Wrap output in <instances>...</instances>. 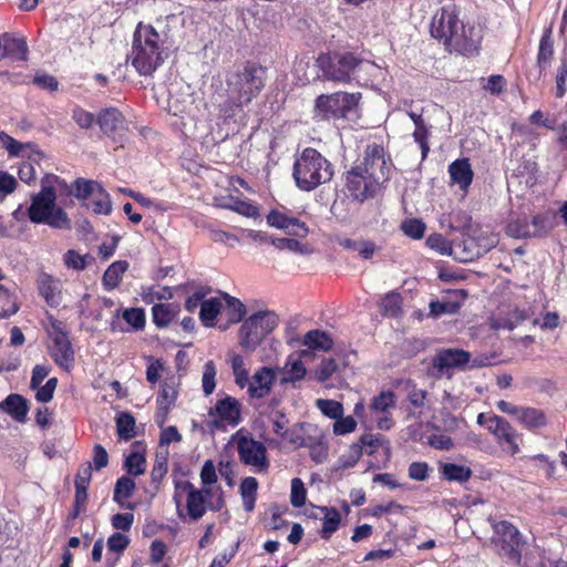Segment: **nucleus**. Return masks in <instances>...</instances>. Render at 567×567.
Here are the masks:
<instances>
[{
  "label": "nucleus",
  "instance_id": "1",
  "mask_svg": "<svg viewBox=\"0 0 567 567\" xmlns=\"http://www.w3.org/2000/svg\"><path fill=\"white\" fill-rule=\"evenodd\" d=\"M392 169L391 159L385 158L383 146L367 145L362 158L355 161L346 174V185L351 196L360 202L374 197L382 185L389 181Z\"/></svg>",
  "mask_w": 567,
  "mask_h": 567
},
{
  "label": "nucleus",
  "instance_id": "2",
  "mask_svg": "<svg viewBox=\"0 0 567 567\" xmlns=\"http://www.w3.org/2000/svg\"><path fill=\"white\" fill-rule=\"evenodd\" d=\"M431 35L443 42L446 50L472 56L478 53L482 33L474 25L466 27L458 19L454 3L443 6L432 18Z\"/></svg>",
  "mask_w": 567,
  "mask_h": 567
},
{
  "label": "nucleus",
  "instance_id": "3",
  "mask_svg": "<svg viewBox=\"0 0 567 567\" xmlns=\"http://www.w3.org/2000/svg\"><path fill=\"white\" fill-rule=\"evenodd\" d=\"M164 41L151 24L140 22L134 31L128 58L140 75H152L164 63Z\"/></svg>",
  "mask_w": 567,
  "mask_h": 567
},
{
  "label": "nucleus",
  "instance_id": "4",
  "mask_svg": "<svg viewBox=\"0 0 567 567\" xmlns=\"http://www.w3.org/2000/svg\"><path fill=\"white\" fill-rule=\"evenodd\" d=\"M333 175L332 163L312 147H306L296 157L292 167L295 183L303 192H311L320 185L329 183Z\"/></svg>",
  "mask_w": 567,
  "mask_h": 567
},
{
  "label": "nucleus",
  "instance_id": "5",
  "mask_svg": "<svg viewBox=\"0 0 567 567\" xmlns=\"http://www.w3.org/2000/svg\"><path fill=\"white\" fill-rule=\"evenodd\" d=\"M28 217L34 224H44L54 229L69 230L72 228L71 219L65 210L56 206L55 190L47 186L31 197Z\"/></svg>",
  "mask_w": 567,
  "mask_h": 567
},
{
  "label": "nucleus",
  "instance_id": "6",
  "mask_svg": "<svg viewBox=\"0 0 567 567\" xmlns=\"http://www.w3.org/2000/svg\"><path fill=\"white\" fill-rule=\"evenodd\" d=\"M317 63L326 80L350 83L358 79V73L369 62L352 52H331L320 54Z\"/></svg>",
  "mask_w": 567,
  "mask_h": 567
},
{
  "label": "nucleus",
  "instance_id": "7",
  "mask_svg": "<svg viewBox=\"0 0 567 567\" xmlns=\"http://www.w3.org/2000/svg\"><path fill=\"white\" fill-rule=\"evenodd\" d=\"M227 85L237 93L236 106L248 104L266 85V69L252 62H247L241 69L227 78Z\"/></svg>",
  "mask_w": 567,
  "mask_h": 567
},
{
  "label": "nucleus",
  "instance_id": "8",
  "mask_svg": "<svg viewBox=\"0 0 567 567\" xmlns=\"http://www.w3.org/2000/svg\"><path fill=\"white\" fill-rule=\"evenodd\" d=\"M361 96L360 92L321 94L315 101L312 117L318 122L346 118L357 109Z\"/></svg>",
  "mask_w": 567,
  "mask_h": 567
},
{
  "label": "nucleus",
  "instance_id": "9",
  "mask_svg": "<svg viewBox=\"0 0 567 567\" xmlns=\"http://www.w3.org/2000/svg\"><path fill=\"white\" fill-rule=\"evenodd\" d=\"M492 528L491 542L498 556L507 563L519 566L525 540L518 528L508 520L494 522Z\"/></svg>",
  "mask_w": 567,
  "mask_h": 567
},
{
  "label": "nucleus",
  "instance_id": "10",
  "mask_svg": "<svg viewBox=\"0 0 567 567\" xmlns=\"http://www.w3.org/2000/svg\"><path fill=\"white\" fill-rule=\"evenodd\" d=\"M277 326L278 317L272 311L265 310L251 315L243 322L239 329L240 347L247 351H255Z\"/></svg>",
  "mask_w": 567,
  "mask_h": 567
},
{
  "label": "nucleus",
  "instance_id": "11",
  "mask_svg": "<svg viewBox=\"0 0 567 567\" xmlns=\"http://www.w3.org/2000/svg\"><path fill=\"white\" fill-rule=\"evenodd\" d=\"M52 347L50 355L60 368L70 371L74 364L75 355L68 331L64 329L62 321H54L50 332Z\"/></svg>",
  "mask_w": 567,
  "mask_h": 567
},
{
  "label": "nucleus",
  "instance_id": "12",
  "mask_svg": "<svg viewBox=\"0 0 567 567\" xmlns=\"http://www.w3.org/2000/svg\"><path fill=\"white\" fill-rule=\"evenodd\" d=\"M237 450L240 461L246 465H251L266 470L269 466L267 461L266 446L251 437L243 436L237 443Z\"/></svg>",
  "mask_w": 567,
  "mask_h": 567
},
{
  "label": "nucleus",
  "instance_id": "13",
  "mask_svg": "<svg viewBox=\"0 0 567 567\" xmlns=\"http://www.w3.org/2000/svg\"><path fill=\"white\" fill-rule=\"evenodd\" d=\"M96 123L101 131L106 136H110L117 142L116 137H122L123 133L127 130L126 120L123 114L115 107H107L96 116Z\"/></svg>",
  "mask_w": 567,
  "mask_h": 567
},
{
  "label": "nucleus",
  "instance_id": "14",
  "mask_svg": "<svg viewBox=\"0 0 567 567\" xmlns=\"http://www.w3.org/2000/svg\"><path fill=\"white\" fill-rule=\"evenodd\" d=\"M471 361V353L463 349H443L433 358V368L440 374L452 368L463 369Z\"/></svg>",
  "mask_w": 567,
  "mask_h": 567
},
{
  "label": "nucleus",
  "instance_id": "15",
  "mask_svg": "<svg viewBox=\"0 0 567 567\" xmlns=\"http://www.w3.org/2000/svg\"><path fill=\"white\" fill-rule=\"evenodd\" d=\"M275 383V373L272 369L262 367L258 369L250 378L247 385V392L250 398L262 399L269 394Z\"/></svg>",
  "mask_w": 567,
  "mask_h": 567
},
{
  "label": "nucleus",
  "instance_id": "16",
  "mask_svg": "<svg viewBox=\"0 0 567 567\" xmlns=\"http://www.w3.org/2000/svg\"><path fill=\"white\" fill-rule=\"evenodd\" d=\"M450 177L453 184L465 190L473 181V171L468 158L456 159L449 166Z\"/></svg>",
  "mask_w": 567,
  "mask_h": 567
},
{
  "label": "nucleus",
  "instance_id": "17",
  "mask_svg": "<svg viewBox=\"0 0 567 567\" xmlns=\"http://www.w3.org/2000/svg\"><path fill=\"white\" fill-rule=\"evenodd\" d=\"M309 357V350H302L298 355L291 354L285 364V377L281 383H293L302 380L306 375V368L301 361L302 358Z\"/></svg>",
  "mask_w": 567,
  "mask_h": 567
},
{
  "label": "nucleus",
  "instance_id": "18",
  "mask_svg": "<svg viewBox=\"0 0 567 567\" xmlns=\"http://www.w3.org/2000/svg\"><path fill=\"white\" fill-rule=\"evenodd\" d=\"M215 413L221 421L235 426L240 422V404L231 396L218 400L215 405Z\"/></svg>",
  "mask_w": 567,
  "mask_h": 567
},
{
  "label": "nucleus",
  "instance_id": "19",
  "mask_svg": "<svg viewBox=\"0 0 567 567\" xmlns=\"http://www.w3.org/2000/svg\"><path fill=\"white\" fill-rule=\"evenodd\" d=\"M185 486L187 488V516L192 520H198L206 513L205 496L203 495V492L195 488L193 484H186Z\"/></svg>",
  "mask_w": 567,
  "mask_h": 567
},
{
  "label": "nucleus",
  "instance_id": "20",
  "mask_svg": "<svg viewBox=\"0 0 567 567\" xmlns=\"http://www.w3.org/2000/svg\"><path fill=\"white\" fill-rule=\"evenodd\" d=\"M554 58V40L551 28L544 30L537 53V65L539 68V75L545 71L551 63Z\"/></svg>",
  "mask_w": 567,
  "mask_h": 567
},
{
  "label": "nucleus",
  "instance_id": "21",
  "mask_svg": "<svg viewBox=\"0 0 567 567\" xmlns=\"http://www.w3.org/2000/svg\"><path fill=\"white\" fill-rule=\"evenodd\" d=\"M18 422H25L29 412L28 401L20 394H9L0 404Z\"/></svg>",
  "mask_w": 567,
  "mask_h": 567
},
{
  "label": "nucleus",
  "instance_id": "22",
  "mask_svg": "<svg viewBox=\"0 0 567 567\" xmlns=\"http://www.w3.org/2000/svg\"><path fill=\"white\" fill-rule=\"evenodd\" d=\"M312 508L316 511H319L321 514H323L321 537L323 539L328 540L332 536V534L338 530L340 522H341V515L336 507H328V506L315 507L313 506Z\"/></svg>",
  "mask_w": 567,
  "mask_h": 567
},
{
  "label": "nucleus",
  "instance_id": "23",
  "mask_svg": "<svg viewBox=\"0 0 567 567\" xmlns=\"http://www.w3.org/2000/svg\"><path fill=\"white\" fill-rule=\"evenodd\" d=\"M503 446V449L509 453L511 455H515L519 453V444L520 435L517 431L506 421L505 424L498 431V434L495 436Z\"/></svg>",
  "mask_w": 567,
  "mask_h": 567
},
{
  "label": "nucleus",
  "instance_id": "24",
  "mask_svg": "<svg viewBox=\"0 0 567 567\" xmlns=\"http://www.w3.org/2000/svg\"><path fill=\"white\" fill-rule=\"evenodd\" d=\"M135 487V482L131 477L126 475L121 476L117 478L114 486L113 501L116 502L121 507L132 511L134 505L131 503L125 504L124 499H127L133 495Z\"/></svg>",
  "mask_w": 567,
  "mask_h": 567
},
{
  "label": "nucleus",
  "instance_id": "25",
  "mask_svg": "<svg viewBox=\"0 0 567 567\" xmlns=\"http://www.w3.org/2000/svg\"><path fill=\"white\" fill-rule=\"evenodd\" d=\"M311 350L328 351L332 348L333 341L329 333L322 330H310L305 334L303 342Z\"/></svg>",
  "mask_w": 567,
  "mask_h": 567
},
{
  "label": "nucleus",
  "instance_id": "26",
  "mask_svg": "<svg viewBox=\"0 0 567 567\" xmlns=\"http://www.w3.org/2000/svg\"><path fill=\"white\" fill-rule=\"evenodd\" d=\"M426 245L442 255L454 256L458 255L462 245L457 241H450L441 234H432L426 239Z\"/></svg>",
  "mask_w": 567,
  "mask_h": 567
},
{
  "label": "nucleus",
  "instance_id": "27",
  "mask_svg": "<svg viewBox=\"0 0 567 567\" xmlns=\"http://www.w3.org/2000/svg\"><path fill=\"white\" fill-rule=\"evenodd\" d=\"M134 447L138 449L142 446L141 442H135L133 444ZM125 471L133 476H140L145 473L146 470V458L142 451L135 450L131 452L124 461Z\"/></svg>",
  "mask_w": 567,
  "mask_h": 567
},
{
  "label": "nucleus",
  "instance_id": "28",
  "mask_svg": "<svg viewBox=\"0 0 567 567\" xmlns=\"http://www.w3.org/2000/svg\"><path fill=\"white\" fill-rule=\"evenodd\" d=\"M517 420L528 430L539 429L546 425V415L535 408H522Z\"/></svg>",
  "mask_w": 567,
  "mask_h": 567
},
{
  "label": "nucleus",
  "instance_id": "29",
  "mask_svg": "<svg viewBox=\"0 0 567 567\" xmlns=\"http://www.w3.org/2000/svg\"><path fill=\"white\" fill-rule=\"evenodd\" d=\"M128 262L125 260H117L111 264L103 275V285L107 290L118 287L123 274L127 270Z\"/></svg>",
  "mask_w": 567,
  "mask_h": 567
},
{
  "label": "nucleus",
  "instance_id": "30",
  "mask_svg": "<svg viewBox=\"0 0 567 567\" xmlns=\"http://www.w3.org/2000/svg\"><path fill=\"white\" fill-rule=\"evenodd\" d=\"M39 292L50 307H58L60 305L61 293L50 276H42L39 284Z\"/></svg>",
  "mask_w": 567,
  "mask_h": 567
},
{
  "label": "nucleus",
  "instance_id": "31",
  "mask_svg": "<svg viewBox=\"0 0 567 567\" xmlns=\"http://www.w3.org/2000/svg\"><path fill=\"white\" fill-rule=\"evenodd\" d=\"M221 309L220 299L214 297L209 299H204L200 310H199V319L205 327H213L214 320L218 316Z\"/></svg>",
  "mask_w": 567,
  "mask_h": 567
},
{
  "label": "nucleus",
  "instance_id": "32",
  "mask_svg": "<svg viewBox=\"0 0 567 567\" xmlns=\"http://www.w3.org/2000/svg\"><path fill=\"white\" fill-rule=\"evenodd\" d=\"M116 433L120 440L130 441L136 435L135 419L130 412L116 416Z\"/></svg>",
  "mask_w": 567,
  "mask_h": 567
},
{
  "label": "nucleus",
  "instance_id": "33",
  "mask_svg": "<svg viewBox=\"0 0 567 567\" xmlns=\"http://www.w3.org/2000/svg\"><path fill=\"white\" fill-rule=\"evenodd\" d=\"M442 475L447 481L463 483L470 480V477L472 476V470L464 465H458L455 463H445L442 466Z\"/></svg>",
  "mask_w": 567,
  "mask_h": 567
},
{
  "label": "nucleus",
  "instance_id": "34",
  "mask_svg": "<svg viewBox=\"0 0 567 567\" xmlns=\"http://www.w3.org/2000/svg\"><path fill=\"white\" fill-rule=\"evenodd\" d=\"M221 296L227 305L228 322H240L246 316V306L239 299L228 295L227 292H223Z\"/></svg>",
  "mask_w": 567,
  "mask_h": 567
},
{
  "label": "nucleus",
  "instance_id": "35",
  "mask_svg": "<svg viewBox=\"0 0 567 567\" xmlns=\"http://www.w3.org/2000/svg\"><path fill=\"white\" fill-rule=\"evenodd\" d=\"M360 442L368 455H373L379 447H384L386 452L390 451V442L382 434L364 433L360 436Z\"/></svg>",
  "mask_w": 567,
  "mask_h": 567
},
{
  "label": "nucleus",
  "instance_id": "36",
  "mask_svg": "<svg viewBox=\"0 0 567 567\" xmlns=\"http://www.w3.org/2000/svg\"><path fill=\"white\" fill-rule=\"evenodd\" d=\"M74 190L72 194L80 199H87L92 197L99 189H101V184L95 181H90L85 178H76L73 183Z\"/></svg>",
  "mask_w": 567,
  "mask_h": 567
},
{
  "label": "nucleus",
  "instance_id": "37",
  "mask_svg": "<svg viewBox=\"0 0 567 567\" xmlns=\"http://www.w3.org/2000/svg\"><path fill=\"white\" fill-rule=\"evenodd\" d=\"M91 198L87 206L91 207L95 214L109 215L112 212L110 195L102 186Z\"/></svg>",
  "mask_w": 567,
  "mask_h": 567
},
{
  "label": "nucleus",
  "instance_id": "38",
  "mask_svg": "<svg viewBox=\"0 0 567 567\" xmlns=\"http://www.w3.org/2000/svg\"><path fill=\"white\" fill-rule=\"evenodd\" d=\"M431 128L432 125L427 124L425 121L421 124L419 123L412 134L414 142L419 144L421 148L422 159H425L430 152L429 138L431 136Z\"/></svg>",
  "mask_w": 567,
  "mask_h": 567
},
{
  "label": "nucleus",
  "instance_id": "39",
  "mask_svg": "<svg viewBox=\"0 0 567 567\" xmlns=\"http://www.w3.org/2000/svg\"><path fill=\"white\" fill-rule=\"evenodd\" d=\"M176 312L171 305L157 303L152 308L153 322L158 328H165L175 317Z\"/></svg>",
  "mask_w": 567,
  "mask_h": 567
},
{
  "label": "nucleus",
  "instance_id": "40",
  "mask_svg": "<svg viewBox=\"0 0 567 567\" xmlns=\"http://www.w3.org/2000/svg\"><path fill=\"white\" fill-rule=\"evenodd\" d=\"M394 405L395 394L392 391H382L372 399L370 409L374 413H388Z\"/></svg>",
  "mask_w": 567,
  "mask_h": 567
},
{
  "label": "nucleus",
  "instance_id": "41",
  "mask_svg": "<svg viewBox=\"0 0 567 567\" xmlns=\"http://www.w3.org/2000/svg\"><path fill=\"white\" fill-rule=\"evenodd\" d=\"M271 244L279 250H289L298 255H308L311 249L293 238H271Z\"/></svg>",
  "mask_w": 567,
  "mask_h": 567
},
{
  "label": "nucleus",
  "instance_id": "42",
  "mask_svg": "<svg viewBox=\"0 0 567 567\" xmlns=\"http://www.w3.org/2000/svg\"><path fill=\"white\" fill-rule=\"evenodd\" d=\"M430 307V316L434 318H439L442 315H454L461 308V303L458 301L451 300H433L429 305Z\"/></svg>",
  "mask_w": 567,
  "mask_h": 567
},
{
  "label": "nucleus",
  "instance_id": "43",
  "mask_svg": "<svg viewBox=\"0 0 567 567\" xmlns=\"http://www.w3.org/2000/svg\"><path fill=\"white\" fill-rule=\"evenodd\" d=\"M231 369L235 378V383L244 389L248 385L250 378L249 372L245 368L244 358L239 354H235L231 359Z\"/></svg>",
  "mask_w": 567,
  "mask_h": 567
},
{
  "label": "nucleus",
  "instance_id": "44",
  "mask_svg": "<svg viewBox=\"0 0 567 567\" xmlns=\"http://www.w3.org/2000/svg\"><path fill=\"white\" fill-rule=\"evenodd\" d=\"M380 308L383 316L398 317L401 312V296L395 292L385 295L380 303Z\"/></svg>",
  "mask_w": 567,
  "mask_h": 567
},
{
  "label": "nucleus",
  "instance_id": "45",
  "mask_svg": "<svg viewBox=\"0 0 567 567\" xmlns=\"http://www.w3.org/2000/svg\"><path fill=\"white\" fill-rule=\"evenodd\" d=\"M167 451L164 453H156L154 465L151 472V481L153 484H159L167 473Z\"/></svg>",
  "mask_w": 567,
  "mask_h": 567
},
{
  "label": "nucleus",
  "instance_id": "46",
  "mask_svg": "<svg viewBox=\"0 0 567 567\" xmlns=\"http://www.w3.org/2000/svg\"><path fill=\"white\" fill-rule=\"evenodd\" d=\"M550 218L546 215H536L529 221L530 237H542L551 229Z\"/></svg>",
  "mask_w": 567,
  "mask_h": 567
},
{
  "label": "nucleus",
  "instance_id": "47",
  "mask_svg": "<svg viewBox=\"0 0 567 567\" xmlns=\"http://www.w3.org/2000/svg\"><path fill=\"white\" fill-rule=\"evenodd\" d=\"M506 233L515 238L530 237L529 221L527 218L511 220L506 226Z\"/></svg>",
  "mask_w": 567,
  "mask_h": 567
},
{
  "label": "nucleus",
  "instance_id": "48",
  "mask_svg": "<svg viewBox=\"0 0 567 567\" xmlns=\"http://www.w3.org/2000/svg\"><path fill=\"white\" fill-rule=\"evenodd\" d=\"M307 499V489L305 487L303 482L295 477L291 481V493H290V503L293 507L299 508L306 504Z\"/></svg>",
  "mask_w": 567,
  "mask_h": 567
},
{
  "label": "nucleus",
  "instance_id": "49",
  "mask_svg": "<svg viewBox=\"0 0 567 567\" xmlns=\"http://www.w3.org/2000/svg\"><path fill=\"white\" fill-rule=\"evenodd\" d=\"M72 120L83 130H89L96 122V117L93 113L75 105L72 109Z\"/></svg>",
  "mask_w": 567,
  "mask_h": 567
},
{
  "label": "nucleus",
  "instance_id": "50",
  "mask_svg": "<svg viewBox=\"0 0 567 567\" xmlns=\"http://www.w3.org/2000/svg\"><path fill=\"white\" fill-rule=\"evenodd\" d=\"M401 229L408 237L421 239L424 236L425 224L420 219H406L401 224Z\"/></svg>",
  "mask_w": 567,
  "mask_h": 567
},
{
  "label": "nucleus",
  "instance_id": "51",
  "mask_svg": "<svg viewBox=\"0 0 567 567\" xmlns=\"http://www.w3.org/2000/svg\"><path fill=\"white\" fill-rule=\"evenodd\" d=\"M317 406L322 414L330 419H337L343 414V405L334 400H318Z\"/></svg>",
  "mask_w": 567,
  "mask_h": 567
},
{
  "label": "nucleus",
  "instance_id": "52",
  "mask_svg": "<svg viewBox=\"0 0 567 567\" xmlns=\"http://www.w3.org/2000/svg\"><path fill=\"white\" fill-rule=\"evenodd\" d=\"M176 400V391L172 385L166 382L162 385V389L157 395L156 403L161 410L171 409Z\"/></svg>",
  "mask_w": 567,
  "mask_h": 567
},
{
  "label": "nucleus",
  "instance_id": "53",
  "mask_svg": "<svg viewBox=\"0 0 567 567\" xmlns=\"http://www.w3.org/2000/svg\"><path fill=\"white\" fill-rule=\"evenodd\" d=\"M123 319L134 329L142 330L145 326V313L142 309L130 308L124 310Z\"/></svg>",
  "mask_w": 567,
  "mask_h": 567
},
{
  "label": "nucleus",
  "instance_id": "54",
  "mask_svg": "<svg viewBox=\"0 0 567 567\" xmlns=\"http://www.w3.org/2000/svg\"><path fill=\"white\" fill-rule=\"evenodd\" d=\"M295 217L288 216L287 214L279 212L277 209H272L267 216V223L271 227H276L278 229L287 230Z\"/></svg>",
  "mask_w": 567,
  "mask_h": 567
},
{
  "label": "nucleus",
  "instance_id": "55",
  "mask_svg": "<svg viewBox=\"0 0 567 567\" xmlns=\"http://www.w3.org/2000/svg\"><path fill=\"white\" fill-rule=\"evenodd\" d=\"M216 369L213 361H208L204 365L203 373V391L206 395H209L214 392L216 383H215Z\"/></svg>",
  "mask_w": 567,
  "mask_h": 567
},
{
  "label": "nucleus",
  "instance_id": "56",
  "mask_svg": "<svg viewBox=\"0 0 567 567\" xmlns=\"http://www.w3.org/2000/svg\"><path fill=\"white\" fill-rule=\"evenodd\" d=\"M303 427V423H297L291 429H286L280 436L288 441L290 444L296 447H301L306 445L305 437L301 434V430Z\"/></svg>",
  "mask_w": 567,
  "mask_h": 567
},
{
  "label": "nucleus",
  "instance_id": "57",
  "mask_svg": "<svg viewBox=\"0 0 567 567\" xmlns=\"http://www.w3.org/2000/svg\"><path fill=\"white\" fill-rule=\"evenodd\" d=\"M0 141L3 143L10 157H17L21 154L22 150L29 147L30 144H23L4 132L0 133Z\"/></svg>",
  "mask_w": 567,
  "mask_h": 567
},
{
  "label": "nucleus",
  "instance_id": "58",
  "mask_svg": "<svg viewBox=\"0 0 567 567\" xmlns=\"http://www.w3.org/2000/svg\"><path fill=\"white\" fill-rule=\"evenodd\" d=\"M58 385V379L51 378L49 379L44 385L39 386L35 393V399L38 402L48 403L53 399L54 391Z\"/></svg>",
  "mask_w": 567,
  "mask_h": 567
},
{
  "label": "nucleus",
  "instance_id": "59",
  "mask_svg": "<svg viewBox=\"0 0 567 567\" xmlns=\"http://www.w3.org/2000/svg\"><path fill=\"white\" fill-rule=\"evenodd\" d=\"M130 545V538L122 533H113L107 539V549L122 554Z\"/></svg>",
  "mask_w": 567,
  "mask_h": 567
},
{
  "label": "nucleus",
  "instance_id": "60",
  "mask_svg": "<svg viewBox=\"0 0 567 567\" xmlns=\"http://www.w3.org/2000/svg\"><path fill=\"white\" fill-rule=\"evenodd\" d=\"M338 370V364L334 359H323L317 369V379L319 382H327L331 375Z\"/></svg>",
  "mask_w": 567,
  "mask_h": 567
},
{
  "label": "nucleus",
  "instance_id": "61",
  "mask_svg": "<svg viewBox=\"0 0 567 567\" xmlns=\"http://www.w3.org/2000/svg\"><path fill=\"white\" fill-rule=\"evenodd\" d=\"M357 422L353 416L349 415L343 417V414L336 419L333 424V433L336 435H343L354 431Z\"/></svg>",
  "mask_w": 567,
  "mask_h": 567
},
{
  "label": "nucleus",
  "instance_id": "62",
  "mask_svg": "<svg viewBox=\"0 0 567 567\" xmlns=\"http://www.w3.org/2000/svg\"><path fill=\"white\" fill-rule=\"evenodd\" d=\"M3 305L0 307V318H9L14 315L18 310V303L14 298H12L7 289H3L1 292Z\"/></svg>",
  "mask_w": 567,
  "mask_h": 567
},
{
  "label": "nucleus",
  "instance_id": "63",
  "mask_svg": "<svg viewBox=\"0 0 567 567\" xmlns=\"http://www.w3.org/2000/svg\"><path fill=\"white\" fill-rule=\"evenodd\" d=\"M134 522L133 513H118L112 516V526L117 530L128 532Z\"/></svg>",
  "mask_w": 567,
  "mask_h": 567
},
{
  "label": "nucleus",
  "instance_id": "64",
  "mask_svg": "<svg viewBox=\"0 0 567 567\" xmlns=\"http://www.w3.org/2000/svg\"><path fill=\"white\" fill-rule=\"evenodd\" d=\"M86 256L78 254L75 250L70 249L64 255V262L69 268L75 270H83L86 267Z\"/></svg>",
  "mask_w": 567,
  "mask_h": 567
}]
</instances>
